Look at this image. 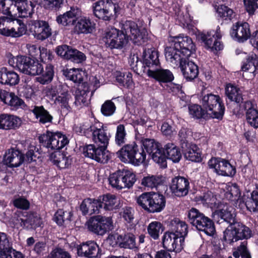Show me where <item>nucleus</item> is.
I'll use <instances>...</instances> for the list:
<instances>
[{
  "label": "nucleus",
  "instance_id": "nucleus-52",
  "mask_svg": "<svg viewBox=\"0 0 258 258\" xmlns=\"http://www.w3.org/2000/svg\"><path fill=\"white\" fill-rule=\"evenodd\" d=\"M245 206L247 210L251 212H258V184L255 185L254 189L251 192L250 197L247 198Z\"/></svg>",
  "mask_w": 258,
  "mask_h": 258
},
{
  "label": "nucleus",
  "instance_id": "nucleus-49",
  "mask_svg": "<svg viewBox=\"0 0 258 258\" xmlns=\"http://www.w3.org/2000/svg\"><path fill=\"white\" fill-rule=\"evenodd\" d=\"M41 76L38 78V82L42 84H48L53 80L54 76V67L51 63L46 64L45 70L43 68V71L39 75Z\"/></svg>",
  "mask_w": 258,
  "mask_h": 258
},
{
  "label": "nucleus",
  "instance_id": "nucleus-24",
  "mask_svg": "<svg viewBox=\"0 0 258 258\" xmlns=\"http://www.w3.org/2000/svg\"><path fill=\"white\" fill-rule=\"evenodd\" d=\"M162 243L164 249L175 253L180 252L184 246V243L180 242L178 236L170 229L164 232L162 238Z\"/></svg>",
  "mask_w": 258,
  "mask_h": 258
},
{
  "label": "nucleus",
  "instance_id": "nucleus-56",
  "mask_svg": "<svg viewBox=\"0 0 258 258\" xmlns=\"http://www.w3.org/2000/svg\"><path fill=\"white\" fill-rule=\"evenodd\" d=\"M189 113L192 117L197 119H207L209 114L207 111L202 107L198 104H192L188 106Z\"/></svg>",
  "mask_w": 258,
  "mask_h": 258
},
{
  "label": "nucleus",
  "instance_id": "nucleus-53",
  "mask_svg": "<svg viewBox=\"0 0 258 258\" xmlns=\"http://www.w3.org/2000/svg\"><path fill=\"white\" fill-rule=\"evenodd\" d=\"M216 12L219 20L231 21L235 16L233 10L225 5L218 6Z\"/></svg>",
  "mask_w": 258,
  "mask_h": 258
},
{
  "label": "nucleus",
  "instance_id": "nucleus-6",
  "mask_svg": "<svg viewBox=\"0 0 258 258\" xmlns=\"http://www.w3.org/2000/svg\"><path fill=\"white\" fill-rule=\"evenodd\" d=\"M120 160L125 163H128L134 165H139L146 158V153L143 149L139 151V147L135 142L126 144L116 152Z\"/></svg>",
  "mask_w": 258,
  "mask_h": 258
},
{
  "label": "nucleus",
  "instance_id": "nucleus-2",
  "mask_svg": "<svg viewBox=\"0 0 258 258\" xmlns=\"http://www.w3.org/2000/svg\"><path fill=\"white\" fill-rule=\"evenodd\" d=\"M196 49V45L190 37L180 34L173 38L171 46L165 48V57L167 61L172 59L179 60L182 57L187 59L195 53Z\"/></svg>",
  "mask_w": 258,
  "mask_h": 258
},
{
  "label": "nucleus",
  "instance_id": "nucleus-61",
  "mask_svg": "<svg viewBox=\"0 0 258 258\" xmlns=\"http://www.w3.org/2000/svg\"><path fill=\"white\" fill-rule=\"evenodd\" d=\"M116 108L114 103L111 100H107L101 105V112L105 116H110L114 114Z\"/></svg>",
  "mask_w": 258,
  "mask_h": 258
},
{
  "label": "nucleus",
  "instance_id": "nucleus-28",
  "mask_svg": "<svg viewBox=\"0 0 258 258\" xmlns=\"http://www.w3.org/2000/svg\"><path fill=\"white\" fill-rule=\"evenodd\" d=\"M81 11L77 7H71L69 11L56 17L57 23L63 26L74 25L81 17Z\"/></svg>",
  "mask_w": 258,
  "mask_h": 258
},
{
  "label": "nucleus",
  "instance_id": "nucleus-8",
  "mask_svg": "<svg viewBox=\"0 0 258 258\" xmlns=\"http://www.w3.org/2000/svg\"><path fill=\"white\" fill-rule=\"evenodd\" d=\"M201 104L210 118L219 120L223 119L225 107L222 99L219 95L212 93L205 95L202 99Z\"/></svg>",
  "mask_w": 258,
  "mask_h": 258
},
{
  "label": "nucleus",
  "instance_id": "nucleus-42",
  "mask_svg": "<svg viewBox=\"0 0 258 258\" xmlns=\"http://www.w3.org/2000/svg\"><path fill=\"white\" fill-rule=\"evenodd\" d=\"M225 95L231 101H234L239 105L244 102L243 95L240 88L231 83L227 84L225 87Z\"/></svg>",
  "mask_w": 258,
  "mask_h": 258
},
{
  "label": "nucleus",
  "instance_id": "nucleus-12",
  "mask_svg": "<svg viewBox=\"0 0 258 258\" xmlns=\"http://www.w3.org/2000/svg\"><path fill=\"white\" fill-rule=\"evenodd\" d=\"M16 67L20 72L28 75H38L43 71V65L32 56L17 55Z\"/></svg>",
  "mask_w": 258,
  "mask_h": 258
},
{
  "label": "nucleus",
  "instance_id": "nucleus-51",
  "mask_svg": "<svg viewBox=\"0 0 258 258\" xmlns=\"http://www.w3.org/2000/svg\"><path fill=\"white\" fill-rule=\"evenodd\" d=\"M116 81L120 86L127 89L131 88L133 84V75L131 72L122 73L117 71L115 75Z\"/></svg>",
  "mask_w": 258,
  "mask_h": 258
},
{
  "label": "nucleus",
  "instance_id": "nucleus-20",
  "mask_svg": "<svg viewBox=\"0 0 258 258\" xmlns=\"http://www.w3.org/2000/svg\"><path fill=\"white\" fill-rule=\"evenodd\" d=\"M55 52L58 56L75 63H82L87 58L83 52L67 44L56 46Z\"/></svg>",
  "mask_w": 258,
  "mask_h": 258
},
{
  "label": "nucleus",
  "instance_id": "nucleus-58",
  "mask_svg": "<svg viewBox=\"0 0 258 258\" xmlns=\"http://www.w3.org/2000/svg\"><path fill=\"white\" fill-rule=\"evenodd\" d=\"M126 133L123 124H120L117 126L115 136V143L118 146L121 147L125 145Z\"/></svg>",
  "mask_w": 258,
  "mask_h": 258
},
{
  "label": "nucleus",
  "instance_id": "nucleus-55",
  "mask_svg": "<svg viewBox=\"0 0 258 258\" xmlns=\"http://www.w3.org/2000/svg\"><path fill=\"white\" fill-rule=\"evenodd\" d=\"M12 110L16 111L19 109H24L26 105L23 99L19 97L14 92H11L6 104Z\"/></svg>",
  "mask_w": 258,
  "mask_h": 258
},
{
  "label": "nucleus",
  "instance_id": "nucleus-46",
  "mask_svg": "<svg viewBox=\"0 0 258 258\" xmlns=\"http://www.w3.org/2000/svg\"><path fill=\"white\" fill-rule=\"evenodd\" d=\"M62 74L67 80L78 84V85H82V84L84 83L83 82L84 77L82 69L72 68L63 70Z\"/></svg>",
  "mask_w": 258,
  "mask_h": 258
},
{
  "label": "nucleus",
  "instance_id": "nucleus-22",
  "mask_svg": "<svg viewBox=\"0 0 258 258\" xmlns=\"http://www.w3.org/2000/svg\"><path fill=\"white\" fill-rule=\"evenodd\" d=\"M230 35L235 41L243 43L248 39L250 40L252 34L247 22H237L233 24L230 30Z\"/></svg>",
  "mask_w": 258,
  "mask_h": 258
},
{
  "label": "nucleus",
  "instance_id": "nucleus-26",
  "mask_svg": "<svg viewBox=\"0 0 258 258\" xmlns=\"http://www.w3.org/2000/svg\"><path fill=\"white\" fill-rule=\"evenodd\" d=\"M77 253L80 256L86 258H101L102 249L95 241L83 242L77 247Z\"/></svg>",
  "mask_w": 258,
  "mask_h": 258
},
{
  "label": "nucleus",
  "instance_id": "nucleus-23",
  "mask_svg": "<svg viewBox=\"0 0 258 258\" xmlns=\"http://www.w3.org/2000/svg\"><path fill=\"white\" fill-rule=\"evenodd\" d=\"M169 188L175 197L181 198L187 196L190 189L188 178L180 175L175 176L171 179Z\"/></svg>",
  "mask_w": 258,
  "mask_h": 258
},
{
  "label": "nucleus",
  "instance_id": "nucleus-38",
  "mask_svg": "<svg viewBox=\"0 0 258 258\" xmlns=\"http://www.w3.org/2000/svg\"><path fill=\"white\" fill-rule=\"evenodd\" d=\"M165 179V177L162 175L148 174L141 179V184L145 188L153 189L155 188L157 189L159 186L164 184Z\"/></svg>",
  "mask_w": 258,
  "mask_h": 258
},
{
  "label": "nucleus",
  "instance_id": "nucleus-25",
  "mask_svg": "<svg viewBox=\"0 0 258 258\" xmlns=\"http://www.w3.org/2000/svg\"><path fill=\"white\" fill-rule=\"evenodd\" d=\"M159 52L155 47L144 48L142 55V67L148 70H154L160 67Z\"/></svg>",
  "mask_w": 258,
  "mask_h": 258
},
{
  "label": "nucleus",
  "instance_id": "nucleus-31",
  "mask_svg": "<svg viewBox=\"0 0 258 258\" xmlns=\"http://www.w3.org/2000/svg\"><path fill=\"white\" fill-rule=\"evenodd\" d=\"M74 26L72 32L78 35L91 34L95 29L94 22L90 18L85 16H81Z\"/></svg>",
  "mask_w": 258,
  "mask_h": 258
},
{
  "label": "nucleus",
  "instance_id": "nucleus-10",
  "mask_svg": "<svg viewBox=\"0 0 258 258\" xmlns=\"http://www.w3.org/2000/svg\"><path fill=\"white\" fill-rule=\"evenodd\" d=\"M245 112L247 124L254 129L258 128V109L251 100H246L238 105L233 110V114L239 118Z\"/></svg>",
  "mask_w": 258,
  "mask_h": 258
},
{
  "label": "nucleus",
  "instance_id": "nucleus-62",
  "mask_svg": "<svg viewBox=\"0 0 258 258\" xmlns=\"http://www.w3.org/2000/svg\"><path fill=\"white\" fill-rule=\"evenodd\" d=\"M124 182L122 184V188L127 187L130 188L132 187L136 181V175L132 171L124 168Z\"/></svg>",
  "mask_w": 258,
  "mask_h": 258
},
{
  "label": "nucleus",
  "instance_id": "nucleus-44",
  "mask_svg": "<svg viewBox=\"0 0 258 258\" xmlns=\"http://www.w3.org/2000/svg\"><path fill=\"white\" fill-rule=\"evenodd\" d=\"M106 128L102 125L101 128H97L94 131L92 140L96 144L107 147L110 136L109 134L107 135Z\"/></svg>",
  "mask_w": 258,
  "mask_h": 258
},
{
  "label": "nucleus",
  "instance_id": "nucleus-21",
  "mask_svg": "<svg viewBox=\"0 0 258 258\" xmlns=\"http://www.w3.org/2000/svg\"><path fill=\"white\" fill-rule=\"evenodd\" d=\"M30 32L38 40H44L52 34V30L47 21L41 20H31L28 24Z\"/></svg>",
  "mask_w": 258,
  "mask_h": 258
},
{
  "label": "nucleus",
  "instance_id": "nucleus-15",
  "mask_svg": "<svg viewBox=\"0 0 258 258\" xmlns=\"http://www.w3.org/2000/svg\"><path fill=\"white\" fill-rule=\"evenodd\" d=\"M106 147L98 144L86 145L83 147L84 155L97 162L107 163L111 158L112 154L107 150Z\"/></svg>",
  "mask_w": 258,
  "mask_h": 258
},
{
  "label": "nucleus",
  "instance_id": "nucleus-36",
  "mask_svg": "<svg viewBox=\"0 0 258 258\" xmlns=\"http://www.w3.org/2000/svg\"><path fill=\"white\" fill-rule=\"evenodd\" d=\"M201 40L204 42L205 46L212 51H220L223 48L222 42L215 39L214 30L208 32L206 34L202 33L200 35Z\"/></svg>",
  "mask_w": 258,
  "mask_h": 258
},
{
  "label": "nucleus",
  "instance_id": "nucleus-40",
  "mask_svg": "<svg viewBox=\"0 0 258 258\" xmlns=\"http://www.w3.org/2000/svg\"><path fill=\"white\" fill-rule=\"evenodd\" d=\"M241 71H249L255 76L258 74V55L254 52L249 53L242 62Z\"/></svg>",
  "mask_w": 258,
  "mask_h": 258
},
{
  "label": "nucleus",
  "instance_id": "nucleus-18",
  "mask_svg": "<svg viewBox=\"0 0 258 258\" xmlns=\"http://www.w3.org/2000/svg\"><path fill=\"white\" fill-rule=\"evenodd\" d=\"M14 219L16 224L19 223L20 227L27 230H35L43 225L41 218L35 212H18Z\"/></svg>",
  "mask_w": 258,
  "mask_h": 258
},
{
  "label": "nucleus",
  "instance_id": "nucleus-16",
  "mask_svg": "<svg viewBox=\"0 0 258 258\" xmlns=\"http://www.w3.org/2000/svg\"><path fill=\"white\" fill-rule=\"evenodd\" d=\"M179 60L172 59L168 61L175 67H178L184 78L188 82L193 81L199 74V66L189 57L179 59Z\"/></svg>",
  "mask_w": 258,
  "mask_h": 258
},
{
  "label": "nucleus",
  "instance_id": "nucleus-64",
  "mask_svg": "<svg viewBox=\"0 0 258 258\" xmlns=\"http://www.w3.org/2000/svg\"><path fill=\"white\" fill-rule=\"evenodd\" d=\"M43 7L49 10H58L64 3V0H42Z\"/></svg>",
  "mask_w": 258,
  "mask_h": 258
},
{
  "label": "nucleus",
  "instance_id": "nucleus-29",
  "mask_svg": "<svg viewBox=\"0 0 258 258\" xmlns=\"http://www.w3.org/2000/svg\"><path fill=\"white\" fill-rule=\"evenodd\" d=\"M79 209L83 216L98 214L101 213V205L98 198H87L82 201Z\"/></svg>",
  "mask_w": 258,
  "mask_h": 258
},
{
  "label": "nucleus",
  "instance_id": "nucleus-48",
  "mask_svg": "<svg viewBox=\"0 0 258 258\" xmlns=\"http://www.w3.org/2000/svg\"><path fill=\"white\" fill-rule=\"evenodd\" d=\"M124 168L119 169L112 174H110L108 178L109 184L112 187L118 189L122 188V184L124 182Z\"/></svg>",
  "mask_w": 258,
  "mask_h": 258
},
{
  "label": "nucleus",
  "instance_id": "nucleus-3",
  "mask_svg": "<svg viewBox=\"0 0 258 258\" xmlns=\"http://www.w3.org/2000/svg\"><path fill=\"white\" fill-rule=\"evenodd\" d=\"M37 3L36 0H0V12L3 14H17V18L31 17Z\"/></svg>",
  "mask_w": 258,
  "mask_h": 258
},
{
  "label": "nucleus",
  "instance_id": "nucleus-57",
  "mask_svg": "<svg viewBox=\"0 0 258 258\" xmlns=\"http://www.w3.org/2000/svg\"><path fill=\"white\" fill-rule=\"evenodd\" d=\"M233 256L235 258H251V253L247 248V241L241 242L235 251L233 252Z\"/></svg>",
  "mask_w": 258,
  "mask_h": 258
},
{
  "label": "nucleus",
  "instance_id": "nucleus-41",
  "mask_svg": "<svg viewBox=\"0 0 258 258\" xmlns=\"http://www.w3.org/2000/svg\"><path fill=\"white\" fill-rule=\"evenodd\" d=\"M197 223L196 228L199 231H203L208 236H214L216 233V229L213 221V219L206 216L204 214Z\"/></svg>",
  "mask_w": 258,
  "mask_h": 258
},
{
  "label": "nucleus",
  "instance_id": "nucleus-11",
  "mask_svg": "<svg viewBox=\"0 0 258 258\" xmlns=\"http://www.w3.org/2000/svg\"><path fill=\"white\" fill-rule=\"evenodd\" d=\"M38 140L43 146L53 150L61 149L69 143L67 137L60 132L47 131L39 137Z\"/></svg>",
  "mask_w": 258,
  "mask_h": 258
},
{
  "label": "nucleus",
  "instance_id": "nucleus-9",
  "mask_svg": "<svg viewBox=\"0 0 258 258\" xmlns=\"http://www.w3.org/2000/svg\"><path fill=\"white\" fill-rule=\"evenodd\" d=\"M101 40L105 47L111 50L121 49L128 43L122 31L114 27L107 28Z\"/></svg>",
  "mask_w": 258,
  "mask_h": 258
},
{
  "label": "nucleus",
  "instance_id": "nucleus-39",
  "mask_svg": "<svg viewBox=\"0 0 258 258\" xmlns=\"http://www.w3.org/2000/svg\"><path fill=\"white\" fill-rule=\"evenodd\" d=\"M182 150L184 157L188 160L195 162H200L202 160V153L198 146L192 143L185 147H182Z\"/></svg>",
  "mask_w": 258,
  "mask_h": 258
},
{
  "label": "nucleus",
  "instance_id": "nucleus-1",
  "mask_svg": "<svg viewBox=\"0 0 258 258\" xmlns=\"http://www.w3.org/2000/svg\"><path fill=\"white\" fill-rule=\"evenodd\" d=\"M235 209L227 203L220 202L212 213L216 222L229 224L223 233V239L227 243L232 244L240 240L248 239L252 236L250 229L235 219Z\"/></svg>",
  "mask_w": 258,
  "mask_h": 258
},
{
  "label": "nucleus",
  "instance_id": "nucleus-35",
  "mask_svg": "<svg viewBox=\"0 0 258 258\" xmlns=\"http://www.w3.org/2000/svg\"><path fill=\"white\" fill-rule=\"evenodd\" d=\"M99 203L101 205V209L105 211H113L119 208V203L116 196L109 193L100 196L98 198Z\"/></svg>",
  "mask_w": 258,
  "mask_h": 258
},
{
  "label": "nucleus",
  "instance_id": "nucleus-30",
  "mask_svg": "<svg viewBox=\"0 0 258 258\" xmlns=\"http://www.w3.org/2000/svg\"><path fill=\"white\" fill-rule=\"evenodd\" d=\"M56 94L58 96L56 98V100L60 104L62 113L66 115L72 111V107L69 104L70 100L72 99V97L68 90L63 89L62 85L56 87V93L52 94V96H56Z\"/></svg>",
  "mask_w": 258,
  "mask_h": 258
},
{
  "label": "nucleus",
  "instance_id": "nucleus-47",
  "mask_svg": "<svg viewBox=\"0 0 258 258\" xmlns=\"http://www.w3.org/2000/svg\"><path fill=\"white\" fill-rule=\"evenodd\" d=\"M31 112L34 114L37 119H39V122L42 124L51 122L53 117L49 112L46 110L43 106H34Z\"/></svg>",
  "mask_w": 258,
  "mask_h": 258
},
{
  "label": "nucleus",
  "instance_id": "nucleus-59",
  "mask_svg": "<svg viewBox=\"0 0 258 258\" xmlns=\"http://www.w3.org/2000/svg\"><path fill=\"white\" fill-rule=\"evenodd\" d=\"M203 215L204 214L199 210L192 208L188 211L187 221L196 227L197 223L199 222V221L203 217Z\"/></svg>",
  "mask_w": 258,
  "mask_h": 258
},
{
  "label": "nucleus",
  "instance_id": "nucleus-37",
  "mask_svg": "<svg viewBox=\"0 0 258 258\" xmlns=\"http://www.w3.org/2000/svg\"><path fill=\"white\" fill-rule=\"evenodd\" d=\"M162 154L167 159L171 160L173 163H178L182 158L180 149L172 143H168L162 148Z\"/></svg>",
  "mask_w": 258,
  "mask_h": 258
},
{
  "label": "nucleus",
  "instance_id": "nucleus-17",
  "mask_svg": "<svg viewBox=\"0 0 258 258\" xmlns=\"http://www.w3.org/2000/svg\"><path fill=\"white\" fill-rule=\"evenodd\" d=\"M210 168L219 175L234 177L236 173V167L232 165L228 160L221 157H212L208 162Z\"/></svg>",
  "mask_w": 258,
  "mask_h": 258
},
{
  "label": "nucleus",
  "instance_id": "nucleus-33",
  "mask_svg": "<svg viewBox=\"0 0 258 258\" xmlns=\"http://www.w3.org/2000/svg\"><path fill=\"white\" fill-rule=\"evenodd\" d=\"M147 75L149 77L158 82L160 84L171 83L174 79L172 72L168 69H162L161 66L154 70H148Z\"/></svg>",
  "mask_w": 258,
  "mask_h": 258
},
{
  "label": "nucleus",
  "instance_id": "nucleus-60",
  "mask_svg": "<svg viewBox=\"0 0 258 258\" xmlns=\"http://www.w3.org/2000/svg\"><path fill=\"white\" fill-rule=\"evenodd\" d=\"M1 258H25V256L21 252L13 249L10 246V243L0 253Z\"/></svg>",
  "mask_w": 258,
  "mask_h": 258
},
{
  "label": "nucleus",
  "instance_id": "nucleus-14",
  "mask_svg": "<svg viewBox=\"0 0 258 258\" xmlns=\"http://www.w3.org/2000/svg\"><path fill=\"white\" fill-rule=\"evenodd\" d=\"M142 145L147 153L151 156L152 160L162 168H166L167 163L164 155L162 154L163 147L161 144L154 139H143L141 141Z\"/></svg>",
  "mask_w": 258,
  "mask_h": 258
},
{
  "label": "nucleus",
  "instance_id": "nucleus-50",
  "mask_svg": "<svg viewBox=\"0 0 258 258\" xmlns=\"http://www.w3.org/2000/svg\"><path fill=\"white\" fill-rule=\"evenodd\" d=\"M147 233L154 240L159 238L160 233H162L165 230L163 224L159 221H152L149 224L147 228Z\"/></svg>",
  "mask_w": 258,
  "mask_h": 258
},
{
  "label": "nucleus",
  "instance_id": "nucleus-13",
  "mask_svg": "<svg viewBox=\"0 0 258 258\" xmlns=\"http://www.w3.org/2000/svg\"><path fill=\"white\" fill-rule=\"evenodd\" d=\"M86 225L90 232L103 236L113 229V220L111 217L96 215L91 217Z\"/></svg>",
  "mask_w": 258,
  "mask_h": 258
},
{
  "label": "nucleus",
  "instance_id": "nucleus-32",
  "mask_svg": "<svg viewBox=\"0 0 258 258\" xmlns=\"http://www.w3.org/2000/svg\"><path fill=\"white\" fill-rule=\"evenodd\" d=\"M22 120L17 115L2 113L0 114V130H16L22 125Z\"/></svg>",
  "mask_w": 258,
  "mask_h": 258
},
{
  "label": "nucleus",
  "instance_id": "nucleus-34",
  "mask_svg": "<svg viewBox=\"0 0 258 258\" xmlns=\"http://www.w3.org/2000/svg\"><path fill=\"white\" fill-rule=\"evenodd\" d=\"M169 226V229L178 236L180 242L184 243L185 237L188 233V226L186 223L177 218H174L171 220Z\"/></svg>",
  "mask_w": 258,
  "mask_h": 258
},
{
  "label": "nucleus",
  "instance_id": "nucleus-54",
  "mask_svg": "<svg viewBox=\"0 0 258 258\" xmlns=\"http://www.w3.org/2000/svg\"><path fill=\"white\" fill-rule=\"evenodd\" d=\"M192 136V132L191 129L182 127L178 132V140L181 148L185 147L191 143L190 141Z\"/></svg>",
  "mask_w": 258,
  "mask_h": 258
},
{
  "label": "nucleus",
  "instance_id": "nucleus-43",
  "mask_svg": "<svg viewBox=\"0 0 258 258\" xmlns=\"http://www.w3.org/2000/svg\"><path fill=\"white\" fill-rule=\"evenodd\" d=\"M225 198L228 201L237 204L241 197V191L236 183L228 182L226 186Z\"/></svg>",
  "mask_w": 258,
  "mask_h": 258
},
{
  "label": "nucleus",
  "instance_id": "nucleus-4",
  "mask_svg": "<svg viewBox=\"0 0 258 258\" xmlns=\"http://www.w3.org/2000/svg\"><path fill=\"white\" fill-rule=\"evenodd\" d=\"M119 0H99L92 5L94 16L105 22L116 19L121 10Z\"/></svg>",
  "mask_w": 258,
  "mask_h": 258
},
{
  "label": "nucleus",
  "instance_id": "nucleus-7",
  "mask_svg": "<svg viewBox=\"0 0 258 258\" xmlns=\"http://www.w3.org/2000/svg\"><path fill=\"white\" fill-rule=\"evenodd\" d=\"M121 31L128 42L131 40L136 45H144L148 40V34L146 28H141L133 20H126L121 23Z\"/></svg>",
  "mask_w": 258,
  "mask_h": 258
},
{
  "label": "nucleus",
  "instance_id": "nucleus-45",
  "mask_svg": "<svg viewBox=\"0 0 258 258\" xmlns=\"http://www.w3.org/2000/svg\"><path fill=\"white\" fill-rule=\"evenodd\" d=\"M89 92V86L87 82L78 85L74 104L77 107L85 104L87 102V96Z\"/></svg>",
  "mask_w": 258,
  "mask_h": 258
},
{
  "label": "nucleus",
  "instance_id": "nucleus-63",
  "mask_svg": "<svg viewBox=\"0 0 258 258\" xmlns=\"http://www.w3.org/2000/svg\"><path fill=\"white\" fill-rule=\"evenodd\" d=\"M66 212L64 211L63 209H58L55 213H54V215L53 217L52 220L53 221L55 222V223L58 226H62L63 225L64 222L66 220H71V213L69 212L68 214H69L68 218L65 219L64 218V214Z\"/></svg>",
  "mask_w": 258,
  "mask_h": 258
},
{
  "label": "nucleus",
  "instance_id": "nucleus-5",
  "mask_svg": "<svg viewBox=\"0 0 258 258\" xmlns=\"http://www.w3.org/2000/svg\"><path fill=\"white\" fill-rule=\"evenodd\" d=\"M138 204L148 213H159L166 206L164 196L159 192H145L137 199Z\"/></svg>",
  "mask_w": 258,
  "mask_h": 258
},
{
  "label": "nucleus",
  "instance_id": "nucleus-27",
  "mask_svg": "<svg viewBox=\"0 0 258 258\" xmlns=\"http://www.w3.org/2000/svg\"><path fill=\"white\" fill-rule=\"evenodd\" d=\"M24 161L25 154L21 150L13 147L6 150L3 158L4 164L11 168L20 166Z\"/></svg>",
  "mask_w": 258,
  "mask_h": 258
},
{
  "label": "nucleus",
  "instance_id": "nucleus-19",
  "mask_svg": "<svg viewBox=\"0 0 258 258\" xmlns=\"http://www.w3.org/2000/svg\"><path fill=\"white\" fill-rule=\"evenodd\" d=\"M145 235L141 234L138 235V241L136 242V236L131 232H127L124 234L118 235L114 244H111L114 246L118 245L120 248L139 250L140 245L145 242Z\"/></svg>",
  "mask_w": 258,
  "mask_h": 258
}]
</instances>
